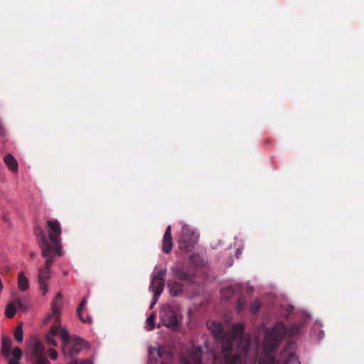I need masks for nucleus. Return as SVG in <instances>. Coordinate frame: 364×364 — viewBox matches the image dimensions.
I'll return each mask as SVG.
<instances>
[{
	"label": "nucleus",
	"instance_id": "473e14b6",
	"mask_svg": "<svg viewBox=\"0 0 364 364\" xmlns=\"http://www.w3.org/2000/svg\"><path fill=\"white\" fill-rule=\"evenodd\" d=\"M87 316H90L89 315H87V314L85 311V309L83 310V317L84 318H86Z\"/></svg>",
	"mask_w": 364,
	"mask_h": 364
},
{
	"label": "nucleus",
	"instance_id": "f257e3e1",
	"mask_svg": "<svg viewBox=\"0 0 364 364\" xmlns=\"http://www.w3.org/2000/svg\"><path fill=\"white\" fill-rule=\"evenodd\" d=\"M244 326L241 323L234 324L230 338L223 341L224 364H254L257 358L247 361L250 339L243 335Z\"/></svg>",
	"mask_w": 364,
	"mask_h": 364
},
{
	"label": "nucleus",
	"instance_id": "b1692460",
	"mask_svg": "<svg viewBox=\"0 0 364 364\" xmlns=\"http://www.w3.org/2000/svg\"><path fill=\"white\" fill-rule=\"evenodd\" d=\"M304 318V323L301 325H299L297 323V332L299 331V328H301L304 324L306 323L308 321L310 320L311 315L309 313H306L304 310H297V318Z\"/></svg>",
	"mask_w": 364,
	"mask_h": 364
},
{
	"label": "nucleus",
	"instance_id": "2eb2a0df",
	"mask_svg": "<svg viewBox=\"0 0 364 364\" xmlns=\"http://www.w3.org/2000/svg\"><path fill=\"white\" fill-rule=\"evenodd\" d=\"M63 295L58 292L51 303L52 316L55 319L56 323L60 322V315L62 306Z\"/></svg>",
	"mask_w": 364,
	"mask_h": 364
},
{
	"label": "nucleus",
	"instance_id": "6e6552de",
	"mask_svg": "<svg viewBox=\"0 0 364 364\" xmlns=\"http://www.w3.org/2000/svg\"><path fill=\"white\" fill-rule=\"evenodd\" d=\"M167 272L166 268L159 269L158 272H154L153 278L149 287V289L154 293V301L151 306L156 304L159 296L161 294L164 287V279Z\"/></svg>",
	"mask_w": 364,
	"mask_h": 364
},
{
	"label": "nucleus",
	"instance_id": "bb28decb",
	"mask_svg": "<svg viewBox=\"0 0 364 364\" xmlns=\"http://www.w3.org/2000/svg\"><path fill=\"white\" fill-rule=\"evenodd\" d=\"M155 315L151 314L146 319L147 329L151 331L155 327Z\"/></svg>",
	"mask_w": 364,
	"mask_h": 364
},
{
	"label": "nucleus",
	"instance_id": "f704fd0d",
	"mask_svg": "<svg viewBox=\"0 0 364 364\" xmlns=\"http://www.w3.org/2000/svg\"><path fill=\"white\" fill-rule=\"evenodd\" d=\"M34 256H35V253L34 252H31V257L33 258V257H34Z\"/></svg>",
	"mask_w": 364,
	"mask_h": 364
},
{
	"label": "nucleus",
	"instance_id": "9b49d317",
	"mask_svg": "<svg viewBox=\"0 0 364 364\" xmlns=\"http://www.w3.org/2000/svg\"><path fill=\"white\" fill-rule=\"evenodd\" d=\"M160 316L164 325L168 328H175L179 324L176 311L168 306L163 307Z\"/></svg>",
	"mask_w": 364,
	"mask_h": 364
},
{
	"label": "nucleus",
	"instance_id": "f03ea898",
	"mask_svg": "<svg viewBox=\"0 0 364 364\" xmlns=\"http://www.w3.org/2000/svg\"><path fill=\"white\" fill-rule=\"evenodd\" d=\"M286 328L281 323H277L273 328H266L264 339V350L259 360V364H289L292 353H289V358L285 360H277L273 355V351L277 348L286 334ZM285 349L282 356L287 354Z\"/></svg>",
	"mask_w": 364,
	"mask_h": 364
},
{
	"label": "nucleus",
	"instance_id": "c85d7f7f",
	"mask_svg": "<svg viewBox=\"0 0 364 364\" xmlns=\"http://www.w3.org/2000/svg\"><path fill=\"white\" fill-rule=\"evenodd\" d=\"M260 308V303L258 301H255L250 304V311L252 314H257Z\"/></svg>",
	"mask_w": 364,
	"mask_h": 364
},
{
	"label": "nucleus",
	"instance_id": "6ab92c4d",
	"mask_svg": "<svg viewBox=\"0 0 364 364\" xmlns=\"http://www.w3.org/2000/svg\"><path fill=\"white\" fill-rule=\"evenodd\" d=\"M4 163L7 167L13 172L18 171V163L14 156L11 154H6L4 158Z\"/></svg>",
	"mask_w": 364,
	"mask_h": 364
},
{
	"label": "nucleus",
	"instance_id": "72a5a7b5",
	"mask_svg": "<svg viewBox=\"0 0 364 364\" xmlns=\"http://www.w3.org/2000/svg\"><path fill=\"white\" fill-rule=\"evenodd\" d=\"M73 360H71L70 362H69L68 364H75V362L76 360H74V358H72Z\"/></svg>",
	"mask_w": 364,
	"mask_h": 364
},
{
	"label": "nucleus",
	"instance_id": "393cba45",
	"mask_svg": "<svg viewBox=\"0 0 364 364\" xmlns=\"http://www.w3.org/2000/svg\"><path fill=\"white\" fill-rule=\"evenodd\" d=\"M14 338L18 343L23 341V323H18L14 330Z\"/></svg>",
	"mask_w": 364,
	"mask_h": 364
},
{
	"label": "nucleus",
	"instance_id": "ddd939ff",
	"mask_svg": "<svg viewBox=\"0 0 364 364\" xmlns=\"http://www.w3.org/2000/svg\"><path fill=\"white\" fill-rule=\"evenodd\" d=\"M171 271L173 274L181 281H183L188 284H192L194 281V276L186 272L181 266H174L171 268Z\"/></svg>",
	"mask_w": 364,
	"mask_h": 364
},
{
	"label": "nucleus",
	"instance_id": "7c9ffc66",
	"mask_svg": "<svg viewBox=\"0 0 364 364\" xmlns=\"http://www.w3.org/2000/svg\"><path fill=\"white\" fill-rule=\"evenodd\" d=\"M49 356L52 360H56L58 358V353L55 350L50 348L48 350Z\"/></svg>",
	"mask_w": 364,
	"mask_h": 364
},
{
	"label": "nucleus",
	"instance_id": "39448f33",
	"mask_svg": "<svg viewBox=\"0 0 364 364\" xmlns=\"http://www.w3.org/2000/svg\"><path fill=\"white\" fill-rule=\"evenodd\" d=\"M46 259L45 266L38 270V283L43 294L45 295L48 291V281L50 279V269L55 257L58 255L51 253L49 256H42Z\"/></svg>",
	"mask_w": 364,
	"mask_h": 364
},
{
	"label": "nucleus",
	"instance_id": "a211bd4d",
	"mask_svg": "<svg viewBox=\"0 0 364 364\" xmlns=\"http://www.w3.org/2000/svg\"><path fill=\"white\" fill-rule=\"evenodd\" d=\"M86 305H87V299L85 298H83L77 309V314L79 317V319L82 322L86 323H91L92 321V319L90 316H87L86 318L83 317V310L85 309V307Z\"/></svg>",
	"mask_w": 364,
	"mask_h": 364
},
{
	"label": "nucleus",
	"instance_id": "c756f323",
	"mask_svg": "<svg viewBox=\"0 0 364 364\" xmlns=\"http://www.w3.org/2000/svg\"><path fill=\"white\" fill-rule=\"evenodd\" d=\"M246 306V301L244 299L240 298L237 301V309L242 311Z\"/></svg>",
	"mask_w": 364,
	"mask_h": 364
},
{
	"label": "nucleus",
	"instance_id": "4468645a",
	"mask_svg": "<svg viewBox=\"0 0 364 364\" xmlns=\"http://www.w3.org/2000/svg\"><path fill=\"white\" fill-rule=\"evenodd\" d=\"M19 309L23 311H26L27 307L21 302L20 298H15L13 303H9L6 307V316L8 318H12L14 316L16 312V309Z\"/></svg>",
	"mask_w": 364,
	"mask_h": 364
},
{
	"label": "nucleus",
	"instance_id": "1a4fd4ad",
	"mask_svg": "<svg viewBox=\"0 0 364 364\" xmlns=\"http://www.w3.org/2000/svg\"><path fill=\"white\" fill-rule=\"evenodd\" d=\"M84 346V341L79 337H74L72 339L63 343V353L66 358H74L82 350Z\"/></svg>",
	"mask_w": 364,
	"mask_h": 364
},
{
	"label": "nucleus",
	"instance_id": "cd10ccee",
	"mask_svg": "<svg viewBox=\"0 0 364 364\" xmlns=\"http://www.w3.org/2000/svg\"><path fill=\"white\" fill-rule=\"evenodd\" d=\"M233 288L232 287H229L225 289L222 291V297L223 299L225 298L228 300L232 295L233 294Z\"/></svg>",
	"mask_w": 364,
	"mask_h": 364
},
{
	"label": "nucleus",
	"instance_id": "2f4dec72",
	"mask_svg": "<svg viewBox=\"0 0 364 364\" xmlns=\"http://www.w3.org/2000/svg\"><path fill=\"white\" fill-rule=\"evenodd\" d=\"M75 364H92V363L90 360L86 359L80 360V362L78 360H75Z\"/></svg>",
	"mask_w": 364,
	"mask_h": 364
},
{
	"label": "nucleus",
	"instance_id": "f3484780",
	"mask_svg": "<svg viewBox=\"0 0 364 364\" xmlns=\"http://www.w3.org/2000/svg\"><path fill=\"white\" fill-rule=\"evenodd\" d=\"M167 286L172 296H178L183 292V286L182 284L178 282L168 280L167 282Z\"/></svg>",
	"mask_w": 364,
	"mask_h": 364
},
{
	"label": "nucleus",
	"instance_id": "4be33fe9",
	"mask_svg": "<svg viewBox=\"0 0 364 364\" xmlns=\"http://www.w3.org/2000/svg\"><path fill=\"white\" fill-rule=\"evenodd\" d=\"M321 323L320 321H316L311 332L312 336L316 335V337L318 340H321L324 337V331L321 329Z\"/></svg>",
	"mask_w": 364,
	"mask_h": 364
},
{
	"label": "nucleus",
	"instance_id": "dca6fc26",
	"mask_svg": "<svg viewBox=\"0 0 364 364\" xmlns=\"http://www.w3.org/2000/svg\"><path fill=\"white\" fill-rule=\"evenodd\" d=\"M173 247L171 237V226L168 225L165 231L162 241V251L165 254L169 253Z\"/></svg>",
	"mask_w": 364,
	"mask_h": 364
},
{
	"label": "nucleus",
	"instance_id": "aec40b11",
	"mask_svg": "<svg viewBox=\"0 0 364 364\" xmlns=\"http://www.w3.org/2000/svg\"><path fill=\"white\" fill-rule=\"evenodd\" d=\"M210 328L212 330L213 333L218 338H221L224 339V341H226L225 339V333L223 330V327L222 324L217 323L215 322H213L211 323Z\"/></svg>",
	"mask_w": 364,
	"mask_h": 364
},
{
	"label": "nucleus",
	"instance_id": "423d86ee",
	"mask_svg": "<svg viewBox=\"0 0 364 364\" xmlns=\"http://www.w3.org/2000/svg\"><path fill=\"white\" fill-rule=\"evenodd\" d=\"M11 339L7 336H3L1 338V353L5 358H12L8 360V364H20L19 361L22 358V351L18 346L11 350Z\"/></svg>",
	"mask_w": 364,
	"mask_h": 364
},
{
	"label": "nucleus",
	"instance_id": "20e7f679",
	"mask_svg": "<svg viewBox=\"0 0 364 364\" xmlns=\"http://www.w3.org/2000/svg\"><path fill=\"white\" fill-rule=\"evenodd\" d=\"M28 352L33 360L32 364H50L46 358L44 346L39 340L36 338L30 340Z\"/></svg>",
	"mask_w": 364,
	"mask_h": 364
},
{
	"label": "nucleus",
	"instance_id": "c9c22d12",
	"mask_svg": "<svg viewBox=\"0 0 364 364\" xmlns=\"http://www.w3.org/2000/svg\"><path fill=\"white\" fill-rule=\"evenodd\" d=\"M68 274V271H64V272H63V274H64L65 276H66Z\"/></svg>",
	"mask_w": 364,
	"mask_h": 364
},
{
	"label": "nucleus",
	"instance_id": "a878e982",
	"mask_svg": "<svg viewBox=\"0 0 364 364\" xmlns=\"http://www.w3.org/2000/svg\"><path fill=\"white\" fill-rule=\"evenodd\" d=\"M149 356L151 359L157 360V358L162 357V352L159 348H149Z\"/></svg>",
	"mask_w": 364,
	"mask_h": 364
},
{
	"label": "nucleus",
	"instance_id": "0eeeda50",
	"mask_svg": "<svg viewBox=\"0 0 364 364\" xmlns=\"http://www.w3.org/2000/svg\"><path fill=\"white\" fill-rule=\"evenodd\" d=\"M198 240V235L188 226H183L181 238L179 240V248L185 252H191Z\"/></svg>",
	"mask_w": 364,
	"mask_h": 364
},
{
	"label": "nucleus",
	"instance_id": "5701e85b",
	"mask_svg": "<svg viewBox=\"0 0 364 364\" xmlns=\"http://www.w3.org/2000/svg\"><path fill=\"white\" fill-rule=\"evenodd\" d=\"M191 262L197 267H202L205 266V262L204 259L198 254H193L189 257Z\"/></svg>",
	"mask_w": 364,
	"mask_h": 364
},
{
	"label": "nucleus",
	"instance_id": "412c9836",
	"mask_svg": "<svg viewBox=\"0 0 364 364\" xmlns=\"http://www.w3.org/2000/svg\"><path fill=\"white\" fill-rule=\"evenodd\" d=\"M18 285L21 291H26L29 288L28 279L24 275L23 272L18 273Z\"/></svg>",
	"mask_w": 364,
	"mask_h": 364
},
{
	"label": "nucleus",
	"instance_id": "f8f14e48",
	"mask_svg": "<svg viewBox=\"0 0 364 364\" xmlns=\"http://www.w3.org/2000/svg\"><path fill=\"white\" fill-rule=\"evenodd\" d=\"M201 348H193L188 351V356L183 358V364H201Z\"/></svg>",
	"mask_w": 364,
	"mask_h": 364
},
{
	"label": "nucleus",
	"instance_id": "9d476101",
	"mask_svg": "<svg viewBox=\"0 0 364 364\" xmlns=\"http://www.w3.org/2000/svg\"><path fill=\"white\" fill-rule=\"evenodd\" d=\"M58 336L61 338L63 343L66 342L69 340V333L68 331L61 327L59 323H56L54 324L49 333L46 336V341L48 344L56 346L57 342L54 339V336Z\"/></svg>",
	"mask_w": 364,
	"mask_h": 364
},
{
	"label": "nucleus",
	"instance_id": "7ed1b4c3",
	"mask_svg": "<svg viewBox=\"0 0 364 364\" xmlns=\"http://www.w3.org/2000/svg\"><path fill=\"white\" fill-rule=\"evenodd\" d=\"M46 223L48 235L41 228L36 230L41 255L42 256H49L50 254L53 253L60 257L63 255L60 224L57 220H48Z\"/></svg>",
	"mask_w": 364,
	"mask_h": 364
}]
</instances>
